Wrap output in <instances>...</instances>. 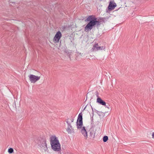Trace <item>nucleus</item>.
I'll use <instances>...</instances> for the list:
<instances>
[{
	"mask_svg": "<svg viewBox=\"0 0 154 154\" xmlns=\"http://www.w3.org/2000/svg\"><path fill=\"white\" fill-rule=\"evenodd\" d=\"M152 138L154 139V132H153L152 134Z\"/></svg>",
	"mask_w": 154,
	"mask_h": 154,
	"instance_id": "16",
	"label": "nucleus"
},
{
	"mask_svg": "<svg viewBox=\"0 0 154 154\" xmlns=\"http://www.w3.org/2000/svg\"><path fill=\"white\" fill-rule=\"evenodd\" d=\"M50 139L52 149L54 151H59L61 149V146L58 137L55 135H52Z\"/></svg>",
	"mask_w": 154,
	"mask_h": 154,
	"instance_id": "2",
	"label": "nucleus"
},
{
	"mask_svg": "<svg viewBox=\"0 0 154 154\" xmlns=\"http://www.w3.org/2000/svg\"><path fill=\"white\" fill-rule=\"evenodd\" d=\"M82 113H80L79 114L78 117L77 121H82Z\"/></svg>",
	"mask_w": 154,
	"mask_h": 154,
	"instance_id": "13",
	"label": "nucleus"
},
{
	"mask_svg": "<svg viewBox=\"0 0 154 154\" xmlns=\"http://www.w3.org/2000/svg\"><path fill=\"white\" fill-rule=\"evenodd\" d=\"M62 37V34L60 31H58L56 34L53 38V41L54 42L58 43L59 42L60 39Z\"/></svg>",
	"mask_w": 154,
	"mask_h": 154,
	"instance_id": "4",
	"label": "nucleus"
},
{
	"mask_svg": "<svg viewBox=\"0 0 154 154\" xmlns=\"http://www.w3.org/2000/svg\"><path fill=\"white\" fill-rule=\"evenodd\" d=\"M107 108L108 109H109V107H107Z\"/></svg>",
	"mask_w": 154,
	"mask_h": 154,
	"instance_id": "18",
	"label": "nucleus"
},
{
	"mask_svg": "<svg viewBox=\"0 0 154 154\" xmlns=\"http://www.w3.org/2000/svg\"><path fill=\"white\" fill-rule=\"evenodd\" d=\"M76 125L77 129H79L83 127V122L82 121H77Z\"/></svg>",
	"mask_w": 154,
	"mask_h": 154,
	"instance_id": "9",
	"label": "nucleus"
},
{
	"mask_svg": "<svg viewBox=\"0 0 154 154\" xmlns=\"http://www.w3.org/2000/svg\"><path fill=\"white\" fill-rule=\"evenodd\" d=\"M14 152V150L12 148H10L8 149V152L9 153H12Z\"/></svg>",
	"mask_w": 154,
	"mask_h": 154,
	"instance_id": "15",
	"label": "nucleus"
},
{
	"mask_svg": "<svg viewBox=\"0 0 154 154\" xmlns=\"http://www.w3.org/2000/svg\"><path fill=\"white\" fill-rule=\"evenodd\" d=\"M116 4L112 1H110L108 7L109 10H112L114 9L116 6Z\"/></svg>",
	"mask_w": 154,
	"mask_h": 154,
	"instance_id": "8",
	"label": "nucleus"
},
{
	"mask_svg": "<svg viewBox=\"0 0 154 154\" xmlns=\"http://www.w3.org/2000/svg\"><path fill=\"white\" fill-rule=\"evenodd\" d=\"M97 102L103 105L106 106V103L100 98H98L97 99Z\"/></svg>",
	"mask_w": 154,
	"mask_h": 154,
	"instance_id": "10",
	"label": "nucleus"
},
{
	"mask_svg": "<svg viewBox=\"0 0 154 154\" xmlns=\"http://www.w3.org/2000/svg\"><path fill=\"white\" fill-rule=\"evenodd\" d=\"M86 108V106L85 107V108H84V110H85V109Z\"/></svg>",
	"mask_w": 154,
	"mask_h": 154,
	"instance_id": "17",
	"label": "nucleus"
},
{
	"mask_svg": "<svg viewBox=\"0 0 154 154\" xmlns=\"http://www.w3.org/2000/svg\"><path fill=\"white\" fill-rule=\"evenodd\" d=\"M80 129L81 133L84 136L85 139H86L88 138V135L87 132L85 129V127H83Z\"/></svg>",
	"mask_w": 154,
	"mask_h": 154,
	"instance_id": "6",
	"label": "nucleus"
},
{
	"mask_svg": "<svg viewBox=\"0 0 154 154\" xmlns=\"http://www.w3.org/2000/svg\"><path fill=\"white\" fill-rule=\"evenodd\" d=\"M44 146H43V147L42 148L44 150L45 152H48V149L47 147V144L45 142H44Z\"/></svg>",
	"mask_w": 154,
	"mask_h": 154,
	"instance_id": "12",
	"label": "nucleus"
},
{
	"mask_svg": "<svg viewBox=\"0 0 154 154\" xmlns=\"http://www.w3.org/2000/svg\"><path fill=\"white\" fill-rule=\"evenodd\" d=\"M74 120V118L71 117L66 119V122L67 125H71V123L73 122Z\"/></svg>",
	"mask_w": 154,
	"mask_h": 154,
	"instance_id": "11",
	"label": "nucleus"
},
{
	"mask_svg": "<svg viewBox=\"0 0 154 154\" xmlns=\"http://www.w3.org/2000/svg\"><path fill=\"white\" fill-rule=\"evenodd\" d=\"M105 47L104 46H99L98 44H95L94 45L92 48L93 51H96L98 50H104Z\"/></svg>",
	"mask_w": 154,
	"mask_h": 154,
	"instance_id": "5",
	"label": "nucleus"
},
{
	"mask_svg": "<svg viewBox=\"0 0 154 154\" xmlns=\"http://www.w3.org/2000/svg\"><path fill=\"white\" fill-rule=\"evenodd\" d=\"M66 130L68 134H71L74 132V129L71 125H67Z\"/></svg>",
	"mask_w": 154,
	"mask_h": 154,
	"instance_id": "7",
	"label": "nucleus"
},
{
	"mask_svg": "<svg viewBox=\"0 0 154 154\" xmlns=\"http://www.w3.org/2000/svg\"><path fill=\"white\" fill-rule=\"evenodd\" d=\"M108 140V137L107 136H105L103 138V140L104 142H106Z\"/></svg>",
	"mask_w": 154,
	"mask_h": 154,
	"instance_id": "14",
	"label": "nucleus"
},
{
	"mask_svg": "<svg viewBox=\"0 0 154 154\" xmlns=\"http://www.w3.org/2000/svg\"><path fill=\"white\" fill-rule=\"evenodd\" d=\"M87 20L89 22L86 25L85 28V31L88 32L91 30L96 24L99 25V22L97 20V18L93 15L90 16L87 18Z\"/></svg>",
	"mask_w": 154,
	"mask_h": 154,
	"instance_id": "1",
	"label": "nucleus"
},
{
	"mask_svg": "<svg viewBox=\"0 0 154 154\" xmlns=\"http://www.w3.org/2000/svg\"><path fill=\"white\" fill-rule=\"evenodd\" d=\"M28 77L31 83H33L39 80L40 78V76H36L32 74L29 75H28Z\"/></svg>",
	"mask_w": 154,
	"mask_h": 154,
	"instance_id": "3",
	"label": "nucleus"
}]
</instances>
